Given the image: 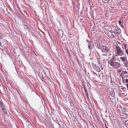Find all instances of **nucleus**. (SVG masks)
<instances>
[{"label":"nucleus","mask_w":128,"mask_h":128,"mask_svg":"<svg viewBox=\"0 0 128 128\" xmlns=\"http://www.w3.org/2000/svg\"><path fill=\"white\" fill-rule=\"evenodd\" d=\"M119 60L120 62L121 61L124 63L125 66H127L128 61L126 57V56H121L120 57Z\"/></svg>","instance_id":"obj_4"},{"label":"nucleus","mask_w":128,"mask_h":128,"mask_svg":"<svg viewBox=\"0 0 128 128\" xmlns=\"http://www.w3.org/2000/svg\"><path fill=\"white\" fill-rule=\"evenodd\" d=\"M92 42L91 43H89V44H88V47L89 49L90 50H91L92 49Z\"/></svg>","instance_id":"obj_10"},{"label":"nucleus","mask_w":128,"mask_h":128,"mask_svg":"<svg viewBox=\"0 0 128 128\" xmlns=\"http://www.w3.org/2000/svg\"><path fill=\"white\" fill-rule=\"evenodd\" d=\"M97 47L98 48L100 49H102V46H100V44H98L97 45Z\"/></svg>","instance_id":"obj_11"},{"label":"nucleus","mask_w":128,"mask_h":128,"mask_svg":"<svg viewBox=\"0 0 128 128\" xmlns=\"http://www.w3.org/2000/svg\"><path fill=\"white\" fill-rule=\"evenodd\" d=\"M2 35L0 33V47L4 48V47H5L6 42L2 38Z\"/></svg>","instance_id":"obj_3"},{"label":"nucleus","mask_w":128,"mask_h":128,"mask_svg":"<svg viewBox=\"0 0 128 128\" xmlns=\"http://www.w3.org/2000/svg\"><path fill=\"white\" fill-rule=\"evenodd\" d=\"M93 66V68L95 69L98 72L100 71V70L98 66L94 65Z\"/></svg>","instance_id":"obj_8"},{"label":"nucleus","mask_w":128,"mask_h":128,"mask_svg":"<svg viewBox=\"0 0 128 128\" xmlns=\"http://www.w3.org/2000/svg\"><path fill=\"white\" fill-rule=\"evenodd\" d=\"M60 36L62 37L63 35L64 32L61 29L59 30L57 32Z\"/></svg>","instance_id":"obj_6"},{"label":"nucleus","mask_w":128,"mask_h":128,"mask_svg":"<svg viewBox=\"0 0 128 128\" xmlns=\"http://www.w3.org/2000/svg\"><path fill=\"white\" fill-rule=\"evenodd\" d=\"M111 35H112V37H113V38H114V35L112 34Z\"/></svg>","instance_id":"obj_18"},{"label":"nucleus","mask_w":128,"mask_h":128,"mask_svg":"<svg viewBox=\"0 0 128 128\" xmlns=\"http://www.w3.org/2000/svg\"><path fill=\"white\" fill-rule=\"evenodd\" d=\"M27 120V119H26H26H25V120Z\"/></svg>","instance_id":"obj_23"},{"label":"nucleus","mask_w":128,"mask_h":128,"mask_svg":"<svg viewBox=\"0 0 128 128\" xmlns=\"http://www.w3.org/2000/svg\"><path fill=\"white\" fill-rule=\"evenodd\" d=\"M124 48L126 50L127 49L128 45L126 44H124Z\"/></svg>","instance_id":"obj_12"},{"label":"nucleus","mask_w":128,"mask_h":128,"mask_svg":"<svg viewBox=\"0 0 128 128\" xmlns=\"http://www.w3.org/2000/svg\"><path fill=\"white\" fill-rule=\"evenodd\" d=\"M2 109V111L5 114H7V112L5 109L4 106L3 107V108H1Z\"/></svg>","instance_id":"obj_9"},{"label":"nucleus","mask_w":128,"mask_h":128,"mask_svg":"<svg viewBox=\"0 0 128 128\" xmlns=\"http://www.w3.org/2000/svg\"><path fill=\"white\" fill-rule=\"evenodd\" d=\"M28 87L30 88H32V86L30 85H28Z\"/></svg>","instance_id":"obj_17"},{"label":"nucleus","mask_w":128,"mask_h":128,"mask_svg":"<svg viewBox=\"0 0 128 128\" xmlns=\"http://www.w3.org/2000/svg\"><path fill=\"white\" fill-rule=\"evenodd\" d=\"M124 114V117L126 118L127 117V114Z\"/></svg>","instance_id":"obj_15"},{"label":"nucleus","mask_w":128,"mask_h":128,"mask_svg":"<svg viewBox=\"0 0 128 128\" xmlns=\"http://www.w3.org/2000/svg\"><path fill=\"white\" fill-rule=\"evenodd\" d=\"M102 49L105 51L106 53H108L109 52V50L108 47L106 46L102 45Z\"/></svg>","instance_id":"obj_5"},{"label":"nucleus","mask_w":128,"mask_h":128,"mask_svg":"<svg viewBox=\"0 0 128 128\" xmlns=\"http://www.w3.org/2000/svg\"><path fill=\"white\" fill-rule=\"evenodd\" d=\"M115 49L117 55L115 56H114L115 57L117 56L118 55L122 56L124 55V51L118 46L116 45Z\"/></svg>","instance_id":"obj_2"},{"label":"nucleus","mask_w":128,"mask_h":128,"mask_svg":"<svg viewBox=\"0 0 128 128\" xmlns=\"http://www.w3.org/2000/svg\"><path fill=\"white\" fill-rule=\"evenodd\" d=\"M125 82H128V79L127 78L125 80Z\"/></svg>","instance_id":"obj_16"},{"label":"nucleus","mask_w":128,"mask_h":128,"mask_svg":"<svg viewBox=\"0 0 128 128\" xmlns=\"http://www.w3.org/2000/svg\"><path fill=\"white\" fill-rule=\"evenodd\" d=\"M103 55H104L106 56V54H103Z\"/></svg>","instance_id":"obj_22"},{"label":"nucleus","mask_w":128,"mask_h":128,"mask_svg":"<svg viewBox=\"0 0 128 128\" xmlns=\"http://www.w3.org/2000/svg\"><path fill=\"white\" fill-rule=\"evenodd\" d=\"M122 21L121 20H120L118 21V23L119 24L120 26L122 27V25L121 24Z\"/></svg>","instance_id":"obj_14"},{"label":"nucleus","mask_w":128,"mask_h":128,"mask_svg":"<svg viewBox=\"0 0 128 128\" xmlns=\"http://www.w3.org/2000/svg\"><path fill=\"white\" fill-rule=\"evenodd\" d=\"M86 92H87V91L86 90H85V93L86 94Z\"/></svg>","instance_id":"obj_21"},{"label":"nucleus","mask_w":128,"mask_h":128,"mask_svg":"<svg viewBox=\"0 0 128 128\" xmlns=\"http://www.w3.org/2000/svg\"><path fill=\"white\" fill-rule=\"evenodd\" d=\"M126 86H127V88H128V83L127 84Z\"/></svg>","instance_id":"obj_19"},{"label":"nucleus","mask_w":128,"mask_h":128,"mask_svg":"<svg viewBox=\"0 0 128 128\" xmlns=\"http://www.w3.org/2000/svg\"><path fill=\"white\" fill-rule=\"evenodd\" d=\"M0 106L1 108H3V107L4 106L3 104L2 103L0 100Z\"/></svg>","instance_id":"obj_13"},{"label":"nucleus","mask_w":128,"mask_h":128,"mask_svg":"<svg viewBox=\"0 0 128 128\" xmlns=\"http://www.w3.org/2000/svg\"><path fill=\"white\" fill-rule=\"evenodd\" d=\"M87 42H88V44H89V43H90V41H89V40H87Z\"/></svg>","instance_id":"obj_20"},{"label":"nucleus","mask_w":128,"mask_h":128,"mask_svg":"<svg viewBox=\"0 0 128 128\" xmlns=\"http://www.w3.org/2000/svg\"><path fill=\"white\" fill-rule=\"evenodd\" d=\"M114 31V32H112L115 33L117 35H119L121 32L120 30V29H119L118 28L117 29L115 30Z\"/></svg>","instance_id":"obj_7"},{"label":"nucleus","mask_w":128,"mask_h":128,"mask_svg":"<svg viewBox=\"0 0 128 128\" xmlns=\"http://www.w3.org/2000/svg\"><path fill=\"white\" fill-rule=\"evenodd\" d=\"M127 64H128V63H127Z\"/></svg>","instance_id":"obj_24"},{"label":"nucleus","mask_w":128,"mask_h":128,"mask_svg":"<svg viewBox=\"0 0 128 128\" xmlns=\"http://www.w3.org/2000/svg\"><path fill=\"white\" fill-rule=\"evenodd\" d=\"M115 58L114 56H113L110 61H108V62L110 64V66L115 68L117 69L120 67V64L119 63L116 62L114 60Z\"/></svg>","instance_id":"obj_1"}]
</instances>
